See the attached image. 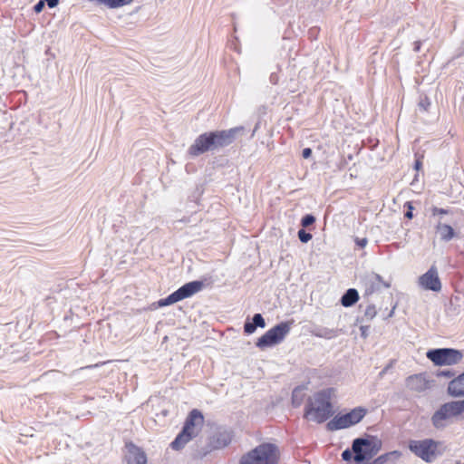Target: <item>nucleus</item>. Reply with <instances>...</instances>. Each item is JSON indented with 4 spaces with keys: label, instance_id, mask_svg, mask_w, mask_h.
<instances>
[{
    "label": "nucleus",
    "instance_id": "obj_1",
    "mask_svg": "<svg viewBox=\"0 0 464 464\" xmlns=\"http://www.w3.org/2000/svg\"><path fill=\"white\" fill-rule=\"evenodd\" d=\"M243 127H236L225 130H216L200 134L188 150L191 157H198L207 151L218 150L230 145L236 135L243 131Z\"/></svg>",
    "mask_w": 464,
    "mask_h": 464
},
{
    "label": "nucleus",
    "instance_id": "obj_2",
    "mask_svg": "<svg viewBox=\"0 0 464 464\" xmlns=\"http://www.w3.org/2000/svg\"><path fill=\"white\" fill-rule=\"evenodd\" d=\"M333 394L334 389L327 388L309 397L304 406V418L316 423L326 421L334 414Z\"/></svg>",
    "mask_w": 464,
    "mask_h": 464
},
{
    "label": "nucleus",
    "instance_id": "obj_3",
    "mask_svg": "<svg viewBox=\"0 0 464 464\" xmlns=\"http://www.w3.org/2000/svg\"><path fill=\"white\" fill-rule=\"evenodd\" d=\"M408 448L416 457L427 463H431L441 457L447 449L442 441L433 439L411 440Z\"/></svg>",
    "mask_w": 464,
    "mask_h": 464
},
{
    "label": "nucleus",
    "instance_id": "obj_4",
    "mask_svg": "<svg viewBox=\"0 0 464 464\" xmlns=\"http://www.w3.org/2000/svg\"><path fill=\"white\" fill-rule=\"evenodd\" d=\"M382 442L376 437L357 438L353 440L352 450L355 463H362L373 458L381 450Z\"/></svg>",
    "mask_w": 464,
    "mask_h": 464
},
{
    "label": "nucleus",
    "instance_id": "obj_5",
    "mask_svg": "<svg viewBox=\"0 0 464 464\" xmlns=\"http://www.w3.org/2000/svg\"><path fill=\"white\" fill-rule=\"evenodd\" d=\"M464 413V400L452 401L442 404L431 416V423L436 429H443L447 421Z\"/></svg>",
    "mask_w": 464,
    "mask_h": 464
},
{
    "label": "nucleus",
    "instance_id": "obj_6",
    "mask_svg": "<svg viewBox=\"0 0 464 464\" xmlns=\"http://www.w3.org/2000/svg\"><path fill=\"white\" fill-rule=\"evenodd\" d=\"M276 447L270 443L261 444L240 459V464H276Z\"/></svg>",
    "mask_w": 464,
    "mask_h": 464
},
{
    "label": "nucleus",
    "instance_id": "obj_7",
    "mask_svg": "<svg viewBox=\"0 0 464 464\" xmlns=\"http://www.w3.org/2000/svg\"><path fill=\"white\" fill-rule=\"evenodd\" d=\"M366 412V409L362 407H356L345 414L334 416L330 421H328L326 428L331 431L347 429L359 423L364 418Z\"/></svg>",
    "mask_w": 464,
    "mask_h": 464
},
{
    "label": "nucleus",
    "instance_id": "obj_8",
    "mask_svg": "<svg viewBox=\"0 0 464 464\" xmlns=\"http://www.w3.org/2000/svg\"><path fill=\"white\" fill-rule=\"evenodd\" d=\"M292 322H282L258 338L256 345L260 349L274 346L281 343L291 330Z\"/></svg>",
    "mask_w": 464,
    "mask_h": 464
},
{
    "label": "nucleus",
    "instance_id": "obj_9",
    "mask_svg": "<svg viewBox=\"0 0 464 464\" xmlns=\"http://www.w3.org/2000/svg\"><path fill=\"white\" fill-rule=\"evenodd\" d=\"M203 282L202 281H191L188 282L182 286H180L179 289L174 291L172 294L168 295L166 298H161L157 302L158 307H163L167 305L173 304L179 301H181L183 299L188 298L192 296L193 295L197 294L198 292L201 291L203 288Z\"/></svg>",
    "mask_w": 464,
    "mask_h": 464
},
{
    "label": "nucleus",
    "instance_id": "obj_10",
    "mask_svg": "<svg viewBox=\"0 0 464 464\" xmlns=\"http://www.w3.org/2000/svg\"><path fill=\"white\" fill-rule=\"evenodd\" d=\"M426 356L435 365H453L459 363L462 358V352L453 348H437L429 350Z\"/></svg>",
    "mask_w": 464,
    "mask_h": 464
},
{
    "label": "nucleus",
    "instance_id": "obj_11",
    "mask_svg": "<svg viewBox=\"0 0 464 464\" xmlns=\"http://www.w3.org/2000/svg\"><path fill=\"white\" fill-rule=\"evenodd\" d=\"M418 284L424 290L440 292L442 285L436 266H431L426 273L420 276Z\"/></svg>",
    "mask_w": 464,
    "mask_h": 464
},
{
    "label": "nucleus",
    "instance_id": "obj_12",
    "mask_svg": "<svg viewBox=\"0 0 464 464\" xmlns=\"http://www.w3.org/2000/svg\"><path fill=\"white\" fill-rule=\"evenodd\" d=\"M203 422L204 416L202 412L194 409L188 413L182 428V431L186 434H191V436L195 438L198 434Z\"/></svg>",
    "mask_w": 464,
    "mask_h": 464
},
{
    "label": "nucleus",
    "instance_id": "obj_13",
    "mask_svg": "<svg viewBox=\"0 0 464 464\" xmlns=\"http://www.w3.org/2000/svg\"><path fill=\"white\" fill-rule=\"evenodd\" d=\"M390 286V283L383 281L380 275L372 273L365 279V295H370L380 291L382 287L389 288Z\"/></svg>",
    "mask_w": 464,
    "mask_h": 464
},
{
    "label": "nucleus",
    "instance_id": "obj_14",
    "mask_svg": "<svg viewBox=\"0 0 464 464\" xmlns=\"http://www.w3.org/2000/svg\"><path fill=\"white\" fill-rule=\"evenodd\" d=\"M128 464H146L147 455L145 451L132 442L126 443Z\"/></svg>",
    "mask_w": 464,
    "mask_h": 464
},
{
    "label": "nucleus",
    "instance_id": "obj_15",
    "mask_svg": "<svg viewBox=\"0 0 464 464\" xmlns=\"http://www.w3.org/2000/svg\"><path fill=\"white\" fill-rule=\"evenodd\" d=\"M406 387L416 392H424L429 388V382L423 374H413L409 376L405 381Z\"/></svg>",
    "mask_w": 464,
    "mask_h": 464
},
{
    "label": "nucleus",
    "instance_id": "obj_16",
    "mask_svg": "<svg viewBox=\"0 0 464 464\" xmlns=\"http://www.w3.org/2000/svg\"><path fill=\"white\" fill-rule=\"evenodd\" d=\"M447 391L451 397H464V372L449 382Z\"/></svg>",
    "mask_w": 464,
    "mask_h": 464
},
{
    "label": "nucleus",
    "instance_id": "obj_17",
    "mask_svg": "<svg viewBox=\"0 0 464 464\" xmlns=\"http://www.w3.org/2000/svg\"><path fill=\"white\" fill-rule=\"evenodd\" d=\"M266 326V322L261 314H255L252 321L248 319L244 324V332L246 334H253L257 327L264 328Z\"/></svg>",
    "mask_w": 464,
    "mask_h": 464
},
{
    "label": "nucleus",
    "instance_id": "obj_18",
    "mask_svg": "<svg viewBox=\"0 0 464 464\" xmlns=\"http://www.w3.org/2000/svg\"><path fill=\"white\" fill-rule=\"evenodd\" d=\"M436 232L440 234V239L445 242L451 240L455 236V231L452 227L442 224L441 222L437 224Z\"/></svg>",
    "mask_w": 464,
    "mask_h": 464
},
{
    "label": "nucleus",
    "instance_id": "obj_19",
    "mask_svg": "<svg viewBox=\"0 0 464 464\" xmlns=\"http://www.w3.org/2000/svg\"><path fill=\"white\" fill-rule=\"evenodd\" d=\"M358 299H359L358 291L354 288H349L343 295V296L341 298V304L344 307H351L358 301Z\"/></svg>",
    "mask_w": 464,
    "mask_h": 464
},
{
    "label": "nucleus",
    "instance_id": "obj_20",
    "mask_svg": "<svg viewBox=\"0 0 464 464\" xmlns=\"http://www.w3.org/2000/svg\"><path fill=\"white\" fill-rule=\"evenodd\" d=\"M193 439L191 434H186L184 431H180L175 440L170 443V447L172 450H179L184 448V446Z\"/></svg>",
    "mask_w": 464,
    "mask_h": 464
},
{
    "label": "nucleus",
    "instance_id": "obj_21",
    "mask_svg": "<svg viewBox=\"0 0 464 464\" xmlns=\"http://www.w3.org/2000/svg\"><path fill=\"white\" fill-rule=\"evenodd\" d=\"M305 397L304 387L297 386L292 392V405L295 408L301 406Z\"/></svg>",
    "mask_w": 464,
    "mask_h": 464
},
{
    "label": "nucleus",
    "instance_id": "obj_22",
    "mask_svg": "<svg viewBox=\"0 0 464 464\" xmlns=\"http://www.w3.org/2000/svg\"><path fill=\"white\" fill-rule=\"evenodd\" d=\"M231 441V438L227 432H219L216 436V440L214 441V447L218 449L225 448Z\"/></svg>",
    "mask_w": 464,
    "mask_h": 464
},
{
    "label": "nucleus",
    "instance_id": "obj_23",
    "mask_svg": "<svg viewBox=\"0 0 464 464\" xmlns=\"http://www.w3.org/2000/svg\"><path fill=\"white\" fill-rule=\"evenodd\" d=\"M314 335L321 338L325 339H333L336 336H338V331L334 329H329V328H319L314 333Z\"/></svg>",
    "mask_w": 464,
    "mask_h": 464
},
{
    "label": "nucleus",
    "instance_id": "obj_24",
    "mask_svg": "<svg viewBox=\"0 0 464 464\" xmlns=\"http://www.w3.org/2000/svg\"><path fill=\"white\" fill-rule=\"evenodd\" d=\"M133 0H103V5L108 8L114 9L129 5Z\"/></svg>",
    "mask_w": 464,
    "mask_h": 464
},
{
    "label": "nucleus",
    "instance_id": "obj_25",
    "mask_svg": "<svg viewBox=\"0 0 464 464\" xmlns=\"http://www.w3.org/2000/svg\"><path fill=\"white\" fill-rule=\"evenodd\" d=\"M392 455H396L399 457L400 452L397 450H394V451H392L389 453L382 454V455L379 456L378 458H376L375 459H373L372 462H369L367 464H385L388 461V459H390V457Z\"/></svg>",
    "mask_w": 464,
    "mask_h": 464
},
{
    "label": "nucleus",
    "instance_id": "obj_26",
    "mask_svg": "<svg viewBox=\"0 0 464 464\" xmlns=\"http://www.w3.org/2000/svg\"><path fill=\"white\" fill-rule=\"evenodd\" d=\"M315 222V217L312 214L304 215L301 219V225L303 227H308Z\"/></svg>",
    "mask_w": 464,
    "mask_h": 464
},
{
    "label": "nucleus",
    "instance_id": "obj_27",
    "mask_svg": "<svg viewBox=\"0 0 464 464\" xmlns=\"http://www.w3.org/2000/svg\"><path fill=\"white\" fill-rule=\"evenodd\" d=\"M377 314L376 307L374 304H368L365 311H364V316L368 320H372Z\"/></svg>",
    "mask_w": 464,
    "mask_h": 464
},
{
    "label": "nucleus",
    "instance_id": "obj_28",
    "mask_svg": "<svg viewBox=\"0 0 464 464\" xmlns=\"http://www.w3.org/2000/svg\"><path fill=\"white\" fill-rule=\"evenodd\" d=\"M297 235H298V238H299V240H300L302 243H307V242H309V241L312 239V237H313L312 234H311V233H309V232H307V231H305L304 228H302V229L298 230Z\"/></svg>",
    "mask_w": 464,
    "mask_h": 464
},
{
    "label": "nucleus",
    "instance_id": "obj_29",
    "mask_svg": "<svg viewBox=\"0 0 464 464\" xmlns=\"http://www.w3.org/2000/svg\"><path fill=\"white\" fill-rule=\"evenodd\" d=\"M405 206L408 208V209L405 212L404 217L408 219H411L413 218V207L411 202H406Z\"/></svg>",
    "mask_w": 464,
    "mask_h": 464
},
{
    "label": "nucleus",
    "instance_id": "obj_30",
    "mask_svg": "<svg viewBox=\"0 0 464 464\" xmlns=\"http://www.w3.org/2000/svg\"><path fill=\"white\" fill-rule=\"evenodd\" d=\"M342 458L345 461L351 460L352 458L353 459V450H350L349 449H347V450H343V453H342Z\"/></svg>",
    "mask_w": 464,
    "mask_h": 464
},
{
    "label": "nucleus",
    "instance_id": "obj_31",
    "mask_svg": "<svg viewBox=\"0 0 464 464\" xmlns=\"http://www.w3.org/2000/svg\"><path fill=\"white\" fill-rule=\"evenodd\" d=\"M354 242L358 246H360L361 248H363L367 246L368 239L366 237H362V238L355 237Z\"/></svg>",
    "mask_w": 464,
    "mask_h": 464
},
{
    "label": "nucleus",
    "instance_id": "obj_32",
    "mask_svg": "<svg viewBox=\"0 0 464 464\" xmlns=\"http://www.w3.org/2000/svg\"><path fill=\"white\" fill-rule=\"evenodd\" d=\"M45 4H44V0H40L38 1L34 6V11L36 13V14H39L43 11L44 7Z\"/></svg>",
    "mask_w": 464,
    "mask_h": 464
},
{
    "label": "nucleus",
    "instance_id": "obj_33",
    "mask_svg": "<svg viewBox=\"0 0 464 464\" xmlns=\"http://www.w3.org/2000/svg\"><path fill=\"white\" fill-rule=\"evenodd\" d=\"M430 105V100L425 97L424 99H421L419 102V106L422 108L424 111H427L428 107Z\"/></svg>",
    "mask_w": 464,
    "mask_h": 464
},
{
    "label": "nucleus",
    "instance_id": "obj_34",
    "mask_svg": "<svg viewBox=\"0 0 464 464\" xmlns=\"http://www.w3.org/2000/svg\"><path fill=\"white\" fill-rule=\"evenodd\" d=\"M431 211H432V215L433 216L443 215V214H447L448 213L447 209L440 208H437V207H433Z\"/></svg>",
    "mask_w": 464,
    "mask_h": 464
},
{
    "label": "nucleus",
    "instance_id": "obj_35",
    "mask_svg": "<svg viewBox=\"0 0 464 464\" xmlns=\"http://www.w3.org/2000/svg\"><path fill=\"white\" fill-rule=\"evenodd\" d=\"M437 375L438 376H444V377L450 378V377L453 376L454 373L451 371L443 370V371H440Z\"/></svg>",
    "mask_w": 464,
    "mask_h": 464
},
{
    "label": "nucleus",
    "instance_id": "obj_36",
    "mask_svg": "<svg viewBox=\"0 0 464 464\" xmlns=\"http://www.w3.org/2000/svg\"><path fill=\"white\" fill-rule=\"evenodd\" d=\"M44 4L48 5L49 8H54L58 5L60 0H44Z\"/></svg>",
    "mask_w": 464,
    "mask_h": 464
},
{
    "label": "nucleus",
    "instance_id": "obj_37",
    "mask_svg": "<svg viewBox=\"0 0 464 464\" xmlns=\"http://www.w3.org/2000/svg\"><path fill=\"white\" fill-rule=\"evenodd\" d=\"M312 155V150L310 148H304L302 151V156L304 159H308Z\"/></svg>",
    "mask_w": 464,
    "mask_h": 464
},
{
    "label": "nucleus",
    "instance_id": "obj_38",
    "mask_svg": "<svg viewBox=\"0 0 464 464\" xmlns=\"http://www.w3.org/2000/svg\"><path fill=\"white\" fill-rule=\"evenodd\" d=\"M360 330H361L362 336L363 338H366L368 335L369 326L362 325L360 327Z\"/></svg>",
    "mask_w": 464,
    "mask_h": 464
},
{
    "label": "nucleus",
    "instance_id": "obj_39",
    "mask_svg": "<svg viewBox=\"0 0 464 464\" xmlns=\"http://www.w3.org/2000/svg\"><path fill=\"white\" fill-rule=\"evenodd\" d=\"M420 46H421L420 41L414 42V47H413L414 52H416V53L420 52Z\"/></svg>",
    "mask_w": 464,
    "mask_h": 464
},
{
    "label": "nucleus",
    "instance_id": "obj_40",
    "mask_svg": "<svg viewBox=\"0 0 464 464\" xmlns=\"http://www.w3.org/2000/svg\"><path fill=\"white\" fill-rule=\"evenodd\" d=\"M421 165H422V163H421L420 160H416V161L414 163V169L418 170L420 169Z\"/></svg>",
    "mask_w": 464,
    "mask_h": 464
},
{
    "label": "nucleus",
    "instance_id": "obj_41",
    "mask_svg": "<svg viewBox=\"0 0 464 464\" xmlns=\"http://www.w3.org/2000/svg\"><path fill=\"white\" fill-rule=\"evenodd\" d=\"M271 81H276V78H273V76H270Z\"/></svg>",
    "mask_w": 464,
    "mask_h": 464
},
{
    "label": "nucleus",
    "instance_id": "obj_42",
    "mask_svg": "<svg viewBox=\"0 0 464 464\" xmlns=\"http://www.w3.org/2000/svg\"><path fill=\"white\" fill-rule=\"evenodd\" d=\"M271 81H276V78H273V76H270Z\"/></svg>",
    "mask_w": 464,
    "mask_h": 464
},
{
    "label": "nucleus",
    "instance_id": "obj_43",
    "mask_svg": "<svg viewBox=\"0 0 464 464\" xmlns=\"http://www.w3.org/2000/svg\"><path fill=\"white\" fill-rule=\"evenodd\" d=\"M392 314H393V310H392L390 316H392Z\"/></svg>",
    "mask_w": 464,
    "mask_h": 464
},
{
    "label": "nucleus",
    "instance_id": "obj_44",
    "mask_svg": "<svg viewBox=\"0 0 464 464\" xmlns=\"http://www.w3.org/2000/svg\"><path fill=\"white\" fill-rule=\"evenodd\" d=\"M458 464H459V463H458Z\"/></svg>",
    "mask_w": 464,
    "mask_h": 464
}]
</instances>
